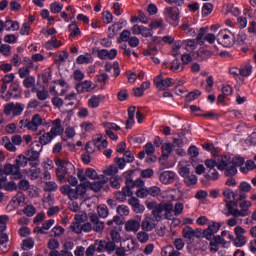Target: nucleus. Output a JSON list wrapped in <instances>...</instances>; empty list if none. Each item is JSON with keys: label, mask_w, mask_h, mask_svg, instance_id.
<instances>
[{"label": "nucleus", "mask_w": 256, "mask_h": 256, "mask_svg": "<svg viewBox=\"0 0 256 256\" xmlns=\"http://www.w3.org/2000/svg\"><path fill=\"white\" fill-rule=\"evenodd\" d=\"M252 205L251 201L244 200L239 204V210L235 208L237 207V202L226 200L223 213L226 217H248V215H251V210L249 208L252 207Z\"/></svg>", "instance_id": "nucleus-1"}, {"label": "nucleus", "mask_w": 256, "mask_h": 256, "mask_svg": "<svg viewBox=\"0 0 256 256\" xmlns=\"http://www.w3.org/2000/svg\"><path fill=\"white\" fill-rule=\"evenodd\" d=\"M147 209L152 211V216L156 221L163 219V213L165 212V218L169 219V215L173 213V203H157L156 201L147 202Z\"/></svg>", "instance_id": "nucleus-2"}, {"label": "nucleus", "mask_w": 256, "mask_h": 256, "mask_svg": "<svg viewBox=\"0 0 256 256\" xmlns=\"http://www.w3.org/2000/svg\"><path fill=\"white\" fill-rule=\"evenodd\" d=\"M55 165L58 166V169H56V177L60 183H65L67 176L75 175V166L73 163L56 158Z\"/></svg>", "instance_id": "nucleus-3"}, {"label": "nucleus", "mask_w": 256, "mask_h": 256, "mask_svg": "<svg viewBox=\"0 0 256 256\" xmlns=\"http://www.w3.org/2000/svg\"><path fill=\"white\" fill-rule=\"evenodd\" d=\"M89 222H86L85 229L87 233H103L105 231V222L101 221L99 216L96 213H90L88 215Z\"/></svg>", "instance_id": "nucleus-4"}, {"label": "nucleus", "mask_w": 256, "mask_h": 256, "mask_svg": "<svg viewBox=\"0 0 256 256\" xmlns=\"http://www.w3.org/2000/svg\"><path fill=\"white\" fill-rule=\"evenodd\" d=\"M43 151V147L39 142L34 141L30 149L26 152V159H28L31 167H39V157L41 152Z\"/></svg>", "instance_id": "nucleus-5"}, {"label": "nucleus", "mask_w": 256, "mask_h": 256, "mask_svg": "<svg viewBox=\"0 0 256 256\" xmlns=\"http://www.w3.org/2000/svg\"><path fill=\"white\" fill-rule=\"evenodd\" d=\"M217 42L223 47H233L235 35L229 29L220 30L217 35Z\"/></svg>", "instance_id": "nucleus-6"}, {"label": "nucleus", "mask_w": 256, "mask_h": 256, "mask_svg": "<svg viewBox=\"0 0 256 256\" xmlns=\"http://www.w3.org/2000/svg\"><path fill=\"white\" fill-rule=\"evenodd\" d=\"M157 175L162 185H171L175 183V179H177V173L171 170L159 169Z\"/></svg>", "instance_id": "nucleus-7"}, {"label": "nucleus", "mask_w": 256, "mask_h": 256, "mask_svg": "<svg viewBox=\"0 0 256 256\" xmlns=\"http://www.w3.org/2000/svg\"><path fill=\"white\" fill-rule=\"evenodd\" d=\"M23 111H25V104L23 103H8L4 106V113L9 116L12 115L14 117H19L21 115H23Z\"/></svg>", "instance_id": "nucleus-8"}, {"label": "nucleus", "mask_w": 256, "mask_h": 256, "mask_svg": "<svg viewBox=\"0 0 256 256\" xmlns=\"http://www.w3.org/2000/svg\"><path fill=\"white\" fill-rule=\"evenodd\" d=\"M153 83L159 91H166V89H169V87H173L174 85L173 78L165 79L161 74L153 79Z\"/></svg>", "instance_id": "nucleus-9"}, {"label": "nucleus", "mask_w": 256, "mask_h": 256, "mask_svg": "<svg viewBox=\"0 0 256 256\" xmlns=\"http://www.w3.org/2000/svg\"><path fill=\"white\" fill-rule=\"evenodd\" d=\"M182 237L191 244L201 237V231L199 229H193L191 226H186L182 230Z\"/></svg>", "instance_id": "nucleus-10"}, {"label": "nucleus", "mask_w": 256, "mask_h": 256, "mask_svg": "<svg viewBox=\"0 0 256 256\" xmlns=\"http://www.w3.org/2000/svg\"><path fill=\"white\" fill-rule=\"evenodd\" d=\"M21 97V90L19 89V83L14 82L10 85L7 93L1 95V99L4 101H11V99H19Z\"/></svg>", "instance_id": "nucleus-11"}, {"label": "nucleus", "mask_w": 256, "mask_h": 256, "mask_svg": "<svg viewBox=\"0 0 256 256\" xmlns=\"http://www.w3.org/2000/svg\"><path fill=\"white\" fill-rule=\"evenodd\" d=\"M165 15L170 25H174V27H177V25H179V8L177 7L165 8Z\"/></svg>", "instance_id": "nucleus-12"}, {"label": "nucleus", "mask_w": 256, "mask_h": 256, "mask_svg": "<svg viewBox=\"0 0 256 256\" xmlns=\"http://www.w3.org/2000/svg\"><path fill=\"white\" fill-rule=\"evenodd\" d=\"M234 232L236 235L234 239L235 247H245V245H247V238L244 235L247 231L241 226H236Z\"/></svg>", "instance_id": "nucleus-13"}, {"label": "nucleus", "mask_w": 256, "mask_h": 256, "mask_svg": "<svg viewBox=\"0 0 256 256\" xmlns=\"http://www.w3.org/2000/svg\"><path fill=\"white\" fill-rule=\"evenodd\" d=\"M5 172L6 175H11V179L15 181H19V179H23V173L21 172V168L17 166V164H5Z\"/></svg>", "instance_id": "nucleus-14"}, {"label": "nucleus", "mask_w": 256, "mask_h": 256, "mask_svg": "<svg viewBox=\"0 0 256 256\" xmlns=\"http://www.w3.org/2000/svg\"><path fill=\"white\" fill-rule=\"evenodd\" d=\"M41 125L45 127L47 125H50V123L45 122L40 114L33 115L31 120H29L30 131H32L33 133L39 131V127H41Z\"/></svg>", "instance_id": "nucleus-15"}, {"label": "nucleus", "mask_w": 256, "mask_h": 256, "mask_svg": "<svg viewBox=\"0 0 256 256\" xmlns=\"http://www.w3.org/2000/svg\"><path fill=\"white\" fill-rule=\"evenodd\" d=\"M157 223H159V221L153 218L151 215H145L140 227L142 231L151 232L157 227Z\"/></svg>", "instance_id": "nucleus-16"}, {"label": "nucleus", "mask_w": 256, "mask_h": 256, "mask_svg": "<svg viewBox=\"0 0 256 256\" xmlns=\"http://www.w3.org/2000/svg\"><path fill=\"white\" fill-rule=\"evenodd\" d=\"M94 247H96V251L98 253H105V251L108 253H113V251H115V244L105 240H97L94 244Z\"/></svg>", "instance_id": "nucleus-17"}, {"label": "nucleus", "mask_w": 256, "mask_h": 256, "mask_svg": "<svg viewBox=\"0 0 256 256\" xmlns=\"http://www.w3.org/2000/svg\"><path fill=\"white\" fill-rule=\"evenodd\" d=\"M51 125L53 126L48 132L52 138L58 137V135H63L65 128H63V124L60 118L55 120H50Z\"/></svg>", "instance_id": "nucleus-18"}, {"label": "nucleus", "mask_w": 256, "mask_h": 256, "mask_svg": "<svg viewBox=\"0 0 256 256\" xmlns=\"http://www.w3.org/2000/svg\"><path fill=\"white\" fill-rule=\"evenodd\" d=\"M94 145L98 151H103L109 147V142L107 141V136L103 134H96L93 136Z\"/></svg>", "instance_id": "nucleus-19"}, {"label": "nucleus", "mask_w": 256, "mask_h": 256, "mask_svg": "<svg viewBox=\"0 0 256 256\" xmlns=\"http://www.w3.org/2000/svg\"><path fill=\"white\" fill-rule=\"evenodd\" d=\"M219 229H221V224L217 222H212L208 225V228L204 230V237L207 241H213L215 237V233H218Z\"/></svg>", "instance_id": "nucleus-20"}, {"label": "nucleus", "mask_w": 256, "mask_h": 256, "mask_svg": "<svg viewBox=\"0 0 256 256\" xmlns=\"http://www.w3.org/2000/svg\"><path fill=\"white\" fill-rule=\"evenodd\" d=\"M132 33L133 35H142V37H153V31L151 30V28H147L143 25H138V24H135L133 27H132Z\"/></svg>", "instance_id": "nucleus-21"}, {"label": "nucleus", "mask_w": 256, "mask_h": 256, "mask_svg": "<svg viewBox=\"0 0 256 256\" xmlns=\"http://www.w3.org/2000/svg\"><path fill=\"white\" fill-rule=\"evenodd\" d=\"M75 89L77 93H91V91L95 90L93 87V82L91 80H85L76 84Z\"/></svg>", "instance_id": "nucleus-22"}, {"label": "nucleus", "mask_w": 256, "mask_h": 256, "mask_svg": "<svg viewBox=\"0 0 256 256\" xmlns=\"http://www.w3.org/2000/svg\"><path fill=\"white\" fill-rule=\"evenodd\" d=\"M103 101H105V95H92L87 101V107L89 109H99Z\"/></svg>", "instance_id": "nucleus-23"}, {"label": "nucleus", "mask_w": 256, "mask_h": 256, "mask_svg": "<svg viewBox=\"0 0 256 256\" xmlns=\"http://www.w3.org/2000/svg\"><path fill=\"white\" fill-rule=\"evenodd\" d=\"M125 232L126 233H137L141 229V220H128L125 223Z\"/></svg>", "instance_id": "nucleus-24"}, {"label": "nucleus", "mask_w": 256, "mask_h": 256, "mask_svg": "<svg viewBox=\"0 0 256 256\" xmlns=\"http://www.w3.org/2000/svg\"><path fill=\"white\" fill-rule=\"evenodd\" d=\"M127 197H133V190L122 188L121 191L114 192V199L119 201V203H124V201H127Z\"/></svg>", "instance_id": "nucleus-25"}, {"label": "nucleus", "mask_w": 256, "mask_h": 256, "mask_svg": "<svg viewBox=\"0 0 256 256\" xmlns=\"http://www.w3.org/2000/svg\"><path fill=\"white\" fill-rule=\"evenodd\" d=\"M53 225H55V220H46L41 227L36 226L33 231L34 233L45 235V231H49L50 227H53Z\"/></svg>", "instance_id": "nucleus-26"}, {"label": "nucleus", "mask_w": 256, "mask_h": 256, "mask_svg": "<svg viewBox=\"0 0 256 256\" xmlns=\"http://www.w3.org/2000/svg\"><path fill=\"white\" fill-rule=\"evenodd\" d=\"M0 145H2V147H4L7 151H10L11 153H15V151H17V147L8 136H4L1 138Z\"/></svg>", "instance_id": "nucleus-27"}, {"label": "nucleus", "mask_w": 256, "mask_h": 256, "mask_svg": "<svg viewBox=\"0 0 256 256\" xmlns=\"http://www.w3.org/2000/svg\"><path fill=\"white\" fill-rule=\"evenodd\" d=\"M33 67V61L29 60L26 66L19 68L18 75L20 79L30 77L29 75L31 74V69H33Z\"/></svg>", "instance_id": "nucleus-28"}, {"label": "nucleus", "mask_w": 256, "mask_h": 256, "mask_svg": "<svg viewBox=\"0 0 256 256\" xmlns=\"http://www.w3.org/2000/svg\"><path fill=\"white\" fill-rule=\"evenodd\" d=\"M128 204L132 206L134 213H143L145 211V206L135 197H131L128 200Z\"/></svg>", "instance_id": "nucleus-29"}, {"label": "nucleus", "mask_w": 256, "mask_h": 256, "mask_svg": "<svg viewBox=\"0 0 256 256\" xmlns=\"http://www.w3.org/2000/svg\"><path fill=\"white\" fill-rule=\"evenodd\" d=\"M86 222L84 224H81V222H72L70 225V230L73 233H76L77 235H81V233H87V230L85 229Z\"/></svg>", "instance_id": "nucleus-30"}, {"label": "nucleus", "mask_w": 256, "mask_h": 256, "mask_svg": "<svg viewBox=\"0 0 256 256\" xmlns=\"http://www.w3.org/2000/svg\"><path fill=\"white\" fill-rule=\"evenodd\" d=\"M113 69L114 71V77H119L121 73V69L119 68V62L115 61L113 63L107 62L105 64V71L107 73H111V70Z\"/></svg>", "instance_id": "nucleus-31"}, {"label": "nucleus", "mask_w": 256, "mask_h": 256, "mask_svg": "<svg viewBox=\"0 0 256 256\" xmlns=\"http://www.w3.org/2000/svg\"><path fill=\"white\" fill-rule=\"evenodd\" d=\"M61 45H63V43L57 40V37L53 36L50 40H48L45 43V49H47V51H53V49H59Z\"/></svg>", "instance_id": "nucleus-32"}, {"label": "nucleus", "mask_w": 256, "mask_h": 256, "mask_svg": "<svg viewBox=\"0 0 256 256\" xmlns=\"http://www.w3.org/2000/svg\"><path fill=\"white\" fill-rule=\"evenodd\" d=\"M231 165V157L223 155L217 162V169L219 171H225L226 167Z\"/></svg>", "instance_id": "nucleus-33"}, {"label": "nucleus", "mask_w": 256, "mask_h": 256, "mask_svg": "<svg viewBox=\"0 0 256 256\" xmlns=\"http://www.w3.org/2000/svg\"><path fill=\"white\" fill-rule=\"evenodd\" d=\"M93 61V56L89 53L79 55L76 59L78 65H89V63H93Z\"/></svg>", "instance_id": "nucleus-34"}, {"label": "nucleus", "mask_w": 256, "mask_h": 256, "mask_svg": "<svg viewBox=\"0 0 256 256\" xmlns=\"http://www.w3.org/2000/svg\"><path fill=\"white\" fill-rule=\"evenodd\" d=\"M53 139H54L53 136L49 132H44L39 136L37 143H39L40 147H42L43 149V146L49 145V143H51Z\"/></svg>", "instance_id": "nucleus-35"}, {"label": "nucleus", "mask_w": 256, "mask_h": 256, "mask_svg": "<svg viewBox=\"0 0 256 256\" xmlns=\"http://www.w3.org/2000/svg\"><path fill=\"white\" fill-rule=\"evenodd\" d=\"M110 238L111 241H108L109 243H113V245H115V243H121V229L116 227L114 229H112L110 231Z\"/></svg>", "instance_id": "nucleus-36"}, {"label": "nucleus", "mask_w": 256, "mask_h": 256, "mask_svg": "<svg viewBox=\"0 0 256 256\" xmlns=\"http://www.w3.org/2000/svg\"><path fill=\"white\" fill-rule=\"evenodd\" d=\"M68 31L72 39H75L81 35V29H79V25H77V22L75 21L69 24Z\"/></svg>", "instance_id": "nucleus-37"}, {"label": "nucleus", "mask_w": 256, "mask_h": 256, "mask_svg": "<svg viewBox=\"0 0 256 256\" xmlns=\"http://www.w3.org/2000/svg\"><path fill=\"white\" fill-rule=\"evenodd\" d=\"M124 177H125V186L123 187V189H128L129 191H133V189H135V181L133 180V175L125 172Z\"/></svg>", "instance_id": "nucleus-38"}, {"label": "nucleus", "mask_w": 256, "mask_h": 256, "mask_svg": "<svg viewBox=\"0 0 256 256\" xmlns=\"http://www.w3.org/2000/svg\"><path fill=\"white\" fill-rule=\"evenodd\" d=\"M73 247H75V244L73 242H66L63 245V249L60 251V256H73V253H71Z\"/></svg>", "instance_id": "nucleus-39"}, {"label": "nucleus", "mask_w": 256, "mask_h": 256, "mask_svg": "<svg viewBox=\"0 0 256 256\" xmlns=\"http://www.w3.org/2000/svg\"><path fill=\"white\" fill-rule=\"evenodd\" d=\"M7 243H9V236L6 233H0V253H6Z\"/></svg>", "instance_id": "nucleus-40"}, {"label": "nucleus", "mask_w": 256, "mask_h": 256, "mask_svg": "<svg viewBox=\"0 0 256 256\" xmlns=\"http://www.w3.org/2000/svg\"><path fill=\"white\" fill-rule=\"evenodd\" d=\"M97 213L99 219H107L109 217V208L105 204H101L97 207Z\"/></svg>", "instance_id": "nucleus-41"}, {"label": "nucleus", "mask_w": 256, "mask_h": 256, "mask_svg": "<svg viewBox=\"0 0 256 256\" xmlns=\"http://www.w3.org/2000/svg\"><path fill=\"white\" fill-rule=\"evenodd\" d=\"M207 31H209V28L207 27L200 28L199 33L196 36V41L199 43V45H205V36L207 35Z\"/></svg>", "instance_id": "nucleus-42"}, {"label": "nucleus", "mask_w": 256, "mask_h": 256, "mask_svg": "<svg viewBox=\"0 0 256 256\" xmlns=\"http://www.w3.org/2000/svg\"><path fill=\"white\" fill-rule=\"evenodd\" d=\"M65 234V228H63L60 225H56L55 227H53V229L50 231V237H61L62 235Z\"/></svg>", "instance_id": "nucleus-43"}, {"label": "nucleus", "mask_w": 256, "mask_h": 256, "mask_svg": "<svg viewBox=\"0 0 256 256\" xmlns=\"http://www.w3.org/2000/svg\"><path fill=\"white\" fill-rule=\"evenodd\" d=\"M4 23L6 31H19V22L6 20Z\"/></svg>", "instance_id": "nucleus-44"}, {"label": "nucleus", "mask_w": 256, "mask_h": 256, "mask_svg": "<svg viewBox=\"0 0 256 256\" xmlns=\"http://www.w3.org/2000/svg\"><path fill=\"white\" fill-rule=\"evenodd\" d=\"M29 160L27 159V156L20 154L15 159V165L21 169V167H27V163Z\"/></svg>", "instance_id": "nucleus-45"}, {"label": "nucleus", "mask_w": 256, "mask_h": 256, "mask_svg": "<svg viewBox=\"0 0 256 256\" xmlns=\"http://www.w3.org/2000/svg\"><path fill=\"white\" fill-rule=\"evenodd\" d=\"M163 27H165V23L161 18L152 20L149 24V28L151 29V31H155V29H163Z\"/></svg>", "instance_id": "nucleus-46"}, {"label": "nucleus", "mask_w": 256, "mask_h": 256, "mask_svg": "<svg viewBox=\"0 0 256 256\" xmlns=\"http://www.w3.org/2000/svg\"><path fill=\"white\" fill-rule=\"evenodd\" d=\"M123 245L126 251H135L137 249V241L135 239L125 240Z\"/></svg>", "instance_id": "nucleus-47"}, {"label": "nucleus", "mask_w": 256, "mask_h": 256, "mask_svg": "<svg viewBox=\"0 0 256 256\" xmlns=\"http://www.w3.org/2000/svg\"><path fill=\"white\" fill-rule=\"evenodd\" d=\"M245 199H247V194H245V192L241 191L240 189L234 191V203H239V201H245Z\"/></svg>", "instance_id": "nucleus-48"}, {"label": "nucleus", "mask_w": 256, "mask_h": 256, "mask_svg": "<svg viewBox=\"0 0 256 256\" xmlns=\"http://www.w3.org/2000/svg\"><path fill=\"white\" fill-rule=\"evenodd\" d=\"M110 187L113 189H121V176H112L109 178Z\"/></svg>", "instance_id": "nucleus-49"}, {"label": "nucleus", "mask_w": 256, "mask_h": 256, "mask_svg": "<svg viewBox=\"0 0 256 256\" xmlns=\"http://www.w3.org/2000/svg\"><path fill=\"white\" fill-rule=\"evenodd\" d=\"M105 183H107L106 179L90 183V189H92V191H95L97 193L100 189H103V187L105 186Z\"/></svg>", "instance_id": "nucleus-50"}, {"label": "nucleus", "mask_w": 256, "mask_h": 256, "mask_svg": "<svg viewBox=\"0 0 256 256\" xmlns=\"http://www.w3.org/2000/svg\"><path fill=\"white\" fill-rule=\"evenodd\" d=\"M174 145L172 143H165L162 145V157H169L173 151Z\"/></svg>", "instance_id": "nucleus-51"}, {"label": "nucleus", "mask_w": 256, "mask_h": 256, "mask_svg": "<svg viewBox=\"0 0 256 256\" xmlns=\"http://www.w3.org/2000/svg\"><path fill=\"white\" fill-rule=\"evenodd\" d=\"M184 183L187 187H193V185H197V176H195V174H189L184 178Z\"/></svg>", "instance_id": "nucleus-52"}, {"label": "nucleus", "mask_w": 256, "mask_h": 256, "mask_svg": "<svg viewBox=\"0 0 256 256\" xmlns=\"http://www.w3.org/2000/svg\"><path fill=\"white\" fill-rule=\"evenodd\" d=\"M17 186L20 191H29V189H31V183L29 180L23 178L20 179Z\"/></svg>", "instance_id": "nucleus-53"}, {"label": "nucleus", "mask_w": 256, "mask_h": 256, "mask_svg": "<svg viewBox=\"0 0 256 256\" xmlns=\"http://www.w3.org/2000/svg\"><path fill=\"white\" fill-rule=\"evenodd\" d=\"M253 73V66L251 64H246L240 68L241 77H249Z\"/></svg>", "instance_id": "nucleus-54"}, {"label": "nucleus", "mask_w": 256, "mask_h": 256, "mask_svg": "<svg viewBox=\"0 0 256 256\" xmlns=\"http://www.w3.org/2000/svg\"><path fill=\"white\" fill-rule=\"evenodd\" d=\"M185 69V65L181 64L179 59H174L171 62L170 71H183Z\"/></svg>", "instance_id": "nucleus-55"}, {"label": "nucleus", "mask_w": 256, "mask_h": 256, "mask_svg": "<svg viewBox=\"0 0 256 256\" xmlns=\"http://www.w3.org/2000/svg\"><path fill=\"white\" fill-rule=\"evenodd\" d=\"M117 173H119V168L117 166H110L104 170V175H107V177H117L119 176Z\"/></svg>", "instance_id": "nucleus-56"}, {"label": "nucleus", "mask_w": 256, "mask_h": 256, "mask_svg": "<svg viewBox=\"0 0 256 256\" xmlns=\"http://www.w3.org/2000/svg\"><path fill=\"white\" fill-rule=\"evenodd\" d=\"M213 13V4L211 3H204L202 6V16L209 17Z\"/></svg>", "instance_id": "nucleus-57"}, {"label": "nucleus", "mask_w": 256, "mask_h": 256, "mask_svg": "<svg viewBox=\"0 0 256 256\" xmlns=\"http://www.w3.org/2000/svg\"><path fill=\"white\" fill-rule=\"evenodd\" d=\"M121 29V25L119 24H113L108 28V37L109 39H113L115 35H117V32Z\"/></svg>", "instance_id": "nucleus-58"}, {"label": "nucleus", "mask_w": 256, "mask_h": 256, "mask_svg": "<svg viewBox=\"0 0 256 256\" xmlns=\"http://www.w3.org/2000/svg\"><path fill=\"white\" fill-rule=\"evenodd\" d=\"M205 177L208 179V181H217V179H219V172H217L215 168L208 170V173H206Z\"/></svg>", "instance_id": "nucleus-59"}, {"label": "nucleus", "mask_w": 256, "mask_h": 256, "mask_svg": "<svg viewBox=\"0 0 256 256\" xmlns=\"http://www.w3.org/2000/svg\"><path fill=\"white\" fill-rule=\"evenodd\" d=\"M225 177H235V174L237 173V168L230 164L226 169L223 170Z\"/></svg>", "instance_id": "nucleus-60"}, {"label": "nucleus", "mask_w": 256, "mask_h": 256, "mask_svg": "<svg viewBox=\"0 0 256 256\" xmlns=\"http://www.w3.org/2000/svg\"><path fill=\"white\" fill-rule=\"evenodd\" d=\"M136 237L139 243H147V241H149V234L145 230L138 232Z\"/></svg>", "instance_id": "nucleus-61"}, {"label": "nucleus", "mask_w": 256, "mask_h": 256, "mask_svg": "<svg viewBox=\"0 0 256 256\" xmlns=\"http://www.w3.org/2000/svg\"><path fill=\"white\" fill-rule=\"evenodd\" d=\"M23 85L26 89H31V87H35V77L27 76L23 80Z\"/></svg>", "instance_id": "nucleus-62"}, {"label": "nucleus", "mask_w": 256, "mask_h": 256, "mask_svg": "<svg viewBox=\"0 0 256 256\" xmlns=\"http://www.w3.org/2000/svg\"><path fill=\"white\" fill-rule=\"evenodd\" d=\"M51 103L53 107H55L56 109H61V107H63L65 102L61 99V97H59V94H58L57 96H53Z\"/></svg>", "instance_id": "nucleus-63"}, {"label": "nucleus", "mask_w": 256, "mask_h": 256, "mask_svg": "<svg viewBox=\"0 0 256 256\" xmlns=\"http://www.w3.org/2000/svg\"><path fill=\"white\" fill-rule=\"evenodd\" d=\"M50 11L51 13H61V11H63V4L59 3V2H53L50 5Z\"/></svg>", "instance_id": "nucleus-64"}]
</instances>
